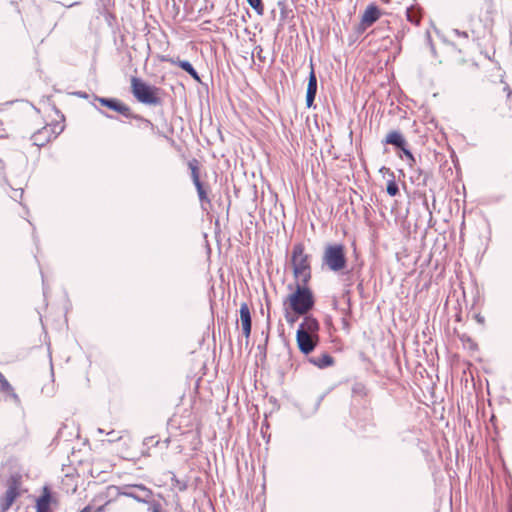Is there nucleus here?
<instances>
[{
  "mask_svg": "<svg viewBox=\"0 0 512 512\" xmlns=\"http://www.w3.org/2000/svg\"><path fill=\"white\" fill-rule=\"evenodd\" d=\"M51 139L52 137L49 135V130L47 128H43L32 135L34 144L39 147L44 146Z\"/></svg>",
  "mask_w": 512,
  "mask_h": 512,
  "instance_id": "412c9836",
  "label": "nucleus"
},
{
  "mask_svg": "<svg viewBox=\"0 0 512 512\" xmlns=\"http://www.w3.org/2000/svg\"><path fill=\"white\" fill-rule=\"evenodd\" d=\"M99 113H101L103 116H105L106 118H110V119H113L114 116L108 114L107 112L103 111L102 109H98Z\"/></svg>",
  "mask_w": 512,
  "mask_h": 512,
  "instance_id": "58836bf2",
  "label": "nucleus"
},
{
  "mask_svg": "<svg viewBox=\"0 0 512 512\" xmlns=\"http://www.w3.org/2000/svg\"><path fill=\"white\" fill-rule=\"evenodd\" d=\"M379 171L381 173L388 174L391 177V179H389L387 182L386 191L389 196H396L399 193V186L395 181L394 172L385 166L381 167Z\"/></svg>",
  "mask_w": 512,
  "mask_h": 512,
  "instance_id": "a211bd4d",
  "label": "nucleus"
},
{
  "mask_svg": "<svg viewBox=\"0 0 512 512\" xmlns=\"http://www.w3.org/2000/svg\"><path fill=\"white\" fill-rule=\"evenodd\" d=\"M132 487H134L137 491H139V494L142 497H145V499L151 500L153 496V492L150 488L146 487L143 484H132Z\"/></svg>",
  "mask_w": 512,
  "mask_h": 512,
  "instance_id": "b1692460",
  "label": "nucleus"
},
{
  "mask_svg": "<svg viewBox=\"0 0 512 512\" xmlns=\"http://www.w3.org/2000/svg\"><path fill=\"white\" fill-rule=\"evenodd\" d=\"M21 480L18 475H11L7 481V490L0 498V512H6L20 496Z\"/></svg>",
  "mask_w": 512,
  "mask_h": 512,
  "instance_id": "423d86ee",
  "label": "nucleus"
},
{
  "mask_svg": "<svg viewBox=\"0 0 512 512\" xmlns=\"http://www.w3.org/2000/svg\"><path fill=\"white\" fill-rule=\"evenodd\" d=\"M107 435L111 436V438L109 439V442H114V441H118L121 439V436L118 435V433H116L114 430L108 432Z\"/></svg>",
  "mask_w": 512,
  "mask_h": 512,
  "instance_id": "f704fd0d",
  "label": "nucleus"
},
{
  "mask_svg": "<svg viewBox=\"0 0 512 512\" xmlns=\"http://www.w3.org/2000/svg\"><path fill=\"white\" fill-rule=\"evenodd\" d=\"M357 289H358L359 291H362V290H363V283H362V281L357 285Z\"/></svg>",
  "mask_w": 512,
  "mask_h": 512,
  "instance_id": "37998d69",
  "label": "nucleus"
},
{
  "mask_svg": "<svg viewBox=\"0 0 512 512\" xmlns=\"http://www.w3.org/2000/svg\"><path fill=\"white\" fill-rule=\"evenodd\" d=\"M263 53V48L260 46V45H257L253 52H252V57H254V55L257 56V58L261 61V62H264L265 61V57L262 55Z\"/></svg>",
  "mask_w": 512,
  "mask_h": 512,
  "instance_id": "2f4dec72",
  "label": "nucleus"
},
{
  "mask_svg": "<svg viewBox=\"0 0 512 512\" xmlns=\"http://www.w3.org/2000/svg\"><path fill=\"white\" fill-rule=\"evenodd\" d=\"M63 130H64V125L57 122L54 124L52 132L51 133L49 132V135H51L52 138H56L60 133L63 132Z\"/></svg>",
  "mask_w": 512,
  "mask_h": 512,
  "instance_id": "c85d7f7f",
  "label": "nucleus"
},
{
  "mask_svg": "<svg viewBox=\"0 0 512 512\" xmlns=\"http://www.w3.org/2000/svg\"><path fill=\"white\" fill-rule=\"evenodd\" d=\"M306 94H317V77L313 67L311 68V71L309 73Z\"/></svg>",
  "mask_w": 512,
  "mask_h": 512,
  "instance_id": "5701e85b",
  "label": "nucleus"
},
{
  "mask_svg": "<svg viewBox=\"0 0 512 512\" xmlns=\"http://www.w3.org/2000/svg\"><path fill=\"white\" fill-rule=\"evenodd\" d=\"M509 90H511V89L509 88V86H508V85H506V86L504 87V91H506V92H507V94H508V93H509Z\"/></svg>",
  "mask_w": 512,
  "mask_h": 512,
  "instance_id": "a18cd8bd",
  "label": "nucleus"
},
{
  "mask_svg": "<svg viewBox=\"0 0 512 512\" xmlns=\"http://www.w3.org/2000/svg\"><path fill=\"white\" fill-rule=\"evenodd\" d=\"M508 98H511V99H512V90H509Z\"/></svg>",
  "mask_w": 512,
  "mask_h": 512,
  "instance_id": "8fccbe9b",
  "label": "nucleus"
},
{
  "mask_svg": "<svg viewBox=\"0 0 512 512\" xmlns=\"http://www.w3.org/2000/svg\"><path fill=\"white\" fill-rule=\"evenodd\" d=\"M324 395L319 396L313 403L304 402L298 405V410L303 418H309L316 414Z\"/></svg>",
  "mask_w": 512,
  "mask_h": 512,
  "instance_id": "ddd939ff",
  "label": "nucleus"
},
{
  "mask_svg": "<svg viewBox=\"0 0 512 512\" xmlns=\"http://www.w3.org/2000/svg\"><path fill=\"white\" fill-rule=\"evenodd\" d=\"M239 312L243 334L246 338H249L251 334L252 320L248 304L243 302L240 306Z\"/></svg>",
  "mask_w": 512,
  "mask_h": 512,
  "instance_id": "1a4fd4ad",
  "label": "nucleus"
},
{
  "mask_svg": "<svg viewBox=\"0 0 512 512\" xmlns=\"http://www.w3.org/2000/svg\"><path fill=\"white\" fill-rule=\"evenodd\" d=\"M0 393L4 395L6 401H11L15 405L20 406L21 401L19 396L15 393L14 388L9 381L0 372Z\"/></svg>",
  "mask_w": 512,
  "mask_h": 512,
  "instance_id": "6e6552de",
  "label": "nucleus"
},
{
  "mask_svg": "<svg viewBox=\"0 0 512 512\" xmlns=\"http://www.w3.org/2000/svg\"><path fill=\"white\" fill-rule=\"evenodd\" d=\"M308 361L310 364L324 369L333 365L334 358L329 353H322L320 356L309 357Z\"/></svg>",
  "mask_w": 512,
  "mask_h": 512,
  "instance_id": "f3484780",
  "label": "nucleus"
},
{
  "mask_svg": "<svg viewBox=\"0 0 512 512\" xmlns=\"http://www.w3.org/2000/svg\"><path fill=\"white\" fill-rule=\"evenodd\" d=\"M166 61H169L170 63L179 66L183 71H185L187 74H189L195 81L201 82V78L197 70L193 67V65L188 60H180L169 58L165 59Z\"/></svg>",
  "mask_w": 512,
  "mask_h": 512,
  "instance_id": "4468645a",
  "label": "nucleus"
},
{
  "mask_svg": "<svg viewBox=\"0 0 512 512\" xmlns=\"http://www.w3.org/2000/svg\"><path fill=\"white\" fill-rule=\"evenodd\" d=\"M406 161H407V163H408L409 167L411 168V170H413V169H415V168L417 167V166H416L417 161H416V158H415V156H414V155H412V157H411V158H409V159H408V160H406Z\"/></svg>",
  "mask_w": 512,
  "mask_h": 512,
  "instance_id": "c9c22d12",
  "label": "nucleus"
},
{
  "mask_svg": "<svg viewBox=\"0 0 512 512\" xmlns=\"http://www.w3.org/2000/svg\"><path fill=\"white\" fill-rule=\"evenodd\" d=\"M452 33L455 35V36H458V37H462L464 39H468V33L466 31H460L459 29H453L452 30Z\"/></svg>",
  "mask_w": 512,
  "mask_h": 512,
  "instance_id": "72a5a7b5",
  "label": "nucleus"
},
{
  "mask_svg": "<svg viewBox=\"0 0 512 512\" xmlns=\"http://www.w3.org/2000/svg\"><path fill=\"white\" fill-rule=\"evenodd\" d=\"M149 507L147 509L148 512H162V505L158 501L150 500L148 503Z\"/></svg>",
  "mask_w": 512,
  "mask_h": 512,
  "instance_id": "bb28decb",
  "label": "nucleus"
},
{
  "mask_svg": "<svg viewBox=\"0 0 512 512\" xmlns=\"http://www.w3.org/2000/svg\"><path fill=\"white\" fill-rule=\"evenodd\" d=\"M36 512H52L51 510H36Z\"/></svg>",
  "mask_w": 512,
  "mask_h": 512,
  "instance_id": "09e8293b",
  "label": "nucleus"
},
{
  "mask_svg": "<svg viewBox=\"0 0 512 512\" xmlns=\"http://www.w3.org/2000/svg\"><path fill=\"white\" fill-rule=\"evenodd\" d=\"M80 512H92V508L90 505L85 506Z\"/></svg>",
  "mask_w": 512,
  "mask_h": 512,
  "instance_id": "79ce46f5",
  "label": "nucleus"
},
{
  "mask_svg": "<svg viewBox=\"0 0 512 512\" xmlns=\"http://www.w3.org/2000/svg\"><path fill=\"white\" fill-rule=\"evenodd\" d=\"M320 323L314 316H305L296 331V343L304 355L311 354L320 342Z\"/></svg>",
  "mask_w": 512,
  "mask_h": 512,
  "instance_id": "f257e3e1",
  "label": "nucleus"
},
{
  "mask_svg": "<svg viewBox=\"0 0 512 512\" xmlns=\"http://www.w3.org/2000/svg\"><path fill=\"white\" fill-rule=\"evenodd\" d=\"M136 489L134 487H132V484L131 485H126L124 486L121 491L119 492L120 495L122 496H125V497H128V498H132L133 500H135L136 502L138 503H144V504H148L150 503V500L148 499H145V497H142L138 492L135 491Z\"/></svg>",
  "mask_w": 512,
  "mask_h": 512,
  "instance_id": "aec40b11",
  "label": "nucleus"
},
{
  "mask_svg": "<svg viewBox=\"0 0 512 512\" xmlns=\"http://www.w3.org/2000/svg\"><path fill=\"white\" fill-rule=\"evenodd\" d=\"M398 155L401 159H406L408 160L409 158L412 157L413 153L411 152L410 149L407 148V145L406 146H403V148H400L398 150Z\"/></svg>",
  "mask_w": 512,
  "mask_h": 512,
  "instance_id": "cd10ccee",
  "label": "nucleus"
},
{
  "mask_svg": "<svg viewBox=\"0 0 512 512\" xmlns=\"http://www.w3.org/2000/svg\"><path fill=\"white\" fill-rule=\"evenodd\" d=\"M251 8L259 15L262 16L264 13V4L262 0H246Z\"/></svg>",
  "mask_w": 512,
  "mask_h": 512,
  "instance_id": "393cba45",
  "label": "nucleus"
},
{
  "mask_svg": "<svg viewBox=\"0 0 512 512\" xmlns=\"http://www.w3.org/2000/svg\"><path fill=\"white\" fill-rule=\"evenodd\" d=\"M304 250L303 243L294 244L291 253V265L297 282L308 284L311 280L310 255L306 254Z\"/></svg>",
  "mask_w": 512,
  "mask_h": 512,
  "instance_id": "7ed1b4c3",
  "label": "nucleus"
},
{
  "mask_svg": "<svg viewBox=\"0 0 512 512\" xmlns=\"http://www.w3.org/2000/svg\"><path fill=\"white\" fill-rule=\"evenodd\" d=\"M283 310H284V317H285V320L286 322L290 325V326H293L297 321L298 319L302 316L303 318L305 317V314H297L295 311H293L292 309H290L289 307H285L283 306Z\"/></svg>",
  "mask_w": 512,
  "mask_h": 512,
  "instance_id": "4be33fe9",
  "label": "nucleus"
},
{
  "mask_svg": "<svg viewBox=\"0 0 512 512\" xmlns=\"http://www.w3.org/2000/svg\"><path fill=\"white\" fill-rule=\"evenodd\" d=\"M104 107H106L110 110H113V111L121 114L122 116L131 115L130 107L117 98H112V97L109 98L108 97L107 101H105Z\"/></svg>",
  "mask_w": 512,
  "mask_h": 512,
  "instance_id": "f8f14e48",
  "label": "nucleus"
},
{
  "mask_svg": "<svg viewBox=\"0 0 512 512\" xmlns=\"http://www.w3.org/2000/svg\"><path fill=\"white\" fill-rule=\"evenodd\" d=\"M407 19L414 24H418L420 21L419 16L416 13L412 12V9H407Z\"/></svg>",
  "mask_w": 512,
  "mask_h": 512,
  "instance_id": "7c9ffc66",
  "label": "nucleus"
},
{
  "mask_svg": "<svg viewBox=\"0 0 512 512\" xmlns=\"http://www.w3.org/2000/svg\"><path fill=\"white\" fill-rule=\"evenodd\" d=\"M108 97H100V96H95V100L102 106L105 105V101H107Z\"/></svg>",
  "mask_w": 512,
  "mask_h": 512,
  "instance_id": "4c0bfd02",
  "label": "nucleus"
},
{
  "mask_svg": "<svg viewBox=\"0 0 512 512\" xmlns=\"http://www.w3.org/2000/svg\"><path fill=\"white\" fill-rule=\"evenodd\" d=\"M429 177H430L429 172L424 171L419 167H416L415 169L412 170V175L410 176V179L417 186H426Z\"/></svg>",
  "mask_w": 512,
  "mask_h": 512,
  "instance_id": "6ab92c4d",
  "label": "nucleus"
},
{
  "mask_svg": "<svg viewBox=\"0 0 512 512\" xmlns=\"http://www.w3.org/2000/svg\"><path fill=\"white\" fill-rule=\"evenodd\" d=\"M77 4H78V2H75V3L67 5V7H72V6L77 5Z\"/></svg>",
  "mask_w": 512,
  "mask_h": 512,
  "instance_id": "3c124183",
  "label": "nucleus"
},
{
  "mask_svg": "<svg viewBox=\"0 0 512 512\" xmlns=\"http://www.w3.org/2000/svg\"><path fill=\"white\" fill-rule=\"evenodd\" d=\"M384 144L392 145L397 151L407 145L403 134L398 130L390 131L383 140Z\"/></svg>",
  "mask_w": 512,
  "mask_h": 512,
  "instance_id": "9b49d317",
  "label": "nucleus"
},
{
  "mask_svg": "<svg viewBox=\"0 0 512 512\" xmlns=\"http://www.w3.org/2000/svg\"><path fill=\"white\" fill-rule=\"evenodd\" d=\"M315 98H316V95L306 94V106L308 108L314 107Z\"/></svg>",
  "mask_w": 512,
  "mask_h": 512,
  "instance_id": "473e14b6",
  "label": "nucleus"
},
{
  "mask_svg": "<svg viewBox=\"0 0 512 512\" xmlns=\"http://www.w3.org/2000/svg\"><path fill=\"white\" fill-rule=\"evenodd\" d=\"M172 483L180 491H185L187 489V482L184 480L177 479L175 476L172 478Z\"/></svg>",
  "mask_w": 512,
  "mask_h": 512,
  "instance_id": "c756f323",
  "label": "nucleus"
},
{
  "mask_svg": "<svg viewBox=\"0 0 512 512\" xmlns=\"http://www.w3.org/2000/svg\"><path fill=\"white\" fill-rule=\"evenodd\" d=\"M278 6L281 7V14H282V18H284V8H285V4L282 2V1H279L278 2Z\"/></svg>",
  "mask_w": 512,
  "mask_h": 512,
  "instance_id": "ea45409f",
  "label": "nucleus"
},
{
  "mask_svg": "<svg viewBox=\"0 0 512 512\" xmlns=\"http://www.w3.org/2000/svg\"><path fill=\"white\" fill-rule=\"evenodd\" d=\"M315 296L308 284L297 282L294 290L287 295L283 301V306L289 307L297 314L313 316L310 311L315 306Z\"/></svg>",
  "mask_w": 512,
  "mask_h": 512,
  "instance_id": "f03ea898",
  "label": "nucleus"
},
{
  "mask_svg": "<svg viewBox=\"0 0 512 512\" xmlns=\"http://www.w3.org/2000/svg\"><path fill=\"white\" fill-rule=\"evenodd\" d=\"M76 95H78L81 98H87L88 97L87 93L82 92V91L77 92Z\"/></svg>",
  "mask_w": 512,
  "mask_h": 512,
  "instance_id": "a19ab883",
  "label": "nucleus"
},
{
  "mask_svg": "<svg viewBox=\"0 0 512 512\" xmlns=\"http://www.w3.org/2000/svg\"><path fill=\"white\" fill-rule=\"evenodd\" d=\"M239 312L243 334L246 338H249L251 334L252 320L248 304L243 302L240 306Z\"/></svg>",
  "mask_w": 512,
  "mask_h": 512,
  "instance_id": "9d476101",
  "label": "nucleus"
},
{
  "mask_svg": "<svg viewBox=\"0 0 512 512\" xmlns=\"http://www.w3.org/2000/svg\"><path fill=\"white\" fill-rule=\"evenodd\" d=\"M190 168H191V176H192V180H193V183L196 187V190H197V193H198V197H199V200L203 203V202H210L208 196H207V192L204 188V185L203 183L200 181L199 179V174H198V169L197 167H194L190 164Z\"/></svg>",
  "mask_w": 512,
  "mask_h": 512,
  "instance_id": "2eb2a0df",
  "label": "nucleus"
},
{
  "mask_svg": "<svg viewBox=\"0 0 512 512\" xmlns=\"http://www.w3.org/2000/svg\"><path fill=\"white\" fill-rule=\"evenodd\" d=\"M267 323H268V325L270 324V314L269 313L267 314Z\"/></svg>",
  "mask_w": 512,
  "mask_h": 512,
  "instance_id": "de8ad7c7",
  "label": "nucleus"
},
{
  "mask_svg": "<svg viewBox=\"0 0 512 512\" xmlns=\"http://www.w3.org/2000/svg\"><path fill=\"white\" fill-rule=\"evenodd\" d=\"M125 117L126 118L135 119V120L140 121L142 123H147V127H149L151 130H154V124L149 119H146V118H144L141 115L134 114V113L131 112V115L125 116Z\"/></svg>",
  "mask_w": 512,
  "mask_h": 512,
  "instance_id": "a878e982",
  "label": "nucleus"
},
{
  "mask_svg": "<svg viewBox=\"0 0 512 512\" xmlns=\"http://www.w3.org/2000/svg\"><path fill=\"white\" fill-rule=\"evenodd\" d=\"M131 93L136 100L142 104L150 106H158L162 104L159 96L160 88L150 85L141 78H131Z\"/></svg>",
  "mask_w": 512,
  "mask_h": 512,
  "instance_id": "20e7f679",
  "label": "nucleus"
},
{
  "mask_svg": "<svg viewBox=\"0 0 512 512\" xmlns=\"http://www.w3.org/2000/svg\"><path fill=\"white\" fill-rule=\"evenodd\" d=\"M53 497L49 487L44 486L41 495L36 500V510H51Z\"/></svg>",
  "mask_w": 512,
  "mask_h": 512,
  "instance_id": "dca6fc26",
  "label": "nucleus"
},
{
  "mask_svg": "<svg viewBox=\"0 0 512 512\" xmlns=\"http://www.w3.org/2000/svg\"><path fill=\"white\" fill-rule=\"evenodd\" d=\"M97 432H98V433H100V434H102V433H104L105 431H104V429H102V428H98V429H97Z\"/></svg>",
  "mask_w": 512,
  "mask_h": 512,
  "instance_id": "49530a36",
  "label": "nucleus"
},
{
  "mask_svg": "<svg viewBox=\"0 0 512 512\" xmlns=\"http://www.w3.org/2000/svg\"><path fill=\"white\" fill-rule=\"evenodd\" d=\"M346 248L341 243L327 244L322 256V265L338 273L347 267Z\"/></svg>",
  "mask_w": 512,
  "mask_h": 512,
  "instance_id": "39448f33",
  "label": "nucleus"
},
{
  "mask_svg": "<svg viewBox=\"0 0 512 512\" xmlns=\"http://www.w3.org/2000/svg\"><path fill=\"white\" fill-rule=\"evenodd\" d=\"M381 16L380 8L375 4H369L361 16V21L357 27L358 33H363L368 27L372 26Z\"/></svg>",
  "mask_w": 512,
  "mask_h": 512,
  "instance_id": "0eeeda50",
  "label": "nucleus"
},
{
  "mask_svg": "<svg viewBox=\"0 0 512 512\" xmlns=\"http://www.w3.org/2000/svg\"><path fill=\"white\" fill-rule=\"evenodd\" d=\"M477 321L480 322V323H483L484 322V318L481 317L480 315H477Z\"/></svg>",
  "mask_w": 512,
  "mask_h": 512,
  "instance_id": "c03bdc74",
  "label": "nucleus"
},
{
  "mask_svg": "<svg viewBox=\"0 0 512 512\" xmlns=\"http://www.w3.org/2000/svg\"><path fill=\"white\" fill-rule=\"evenodd\" d=\"M423 205L425 206L426 210L428 211L430 217H432V212L431 210L429 209V206H428V199L426 197V195L424 194L423 195Z\"/></svg>",
  "mask_w": 512,
  "mask_h": 512,
  "instance_id": "e433bc0d",
  "label": "nucleus"
}]
</instances>
